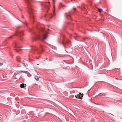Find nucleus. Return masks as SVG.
<instances>
[{
  "mask_svg": "<svg viewBox=\"0 0 122 122\" xmlns=\"http://www.w3.org/2000/svg\"><path fill=\"white\" fill-rule=\"evenodd\" d=\"M26 3L28 4L27 11L30 16L31 19H32L35 21V16L34 10L33 9V6L32 5L30 4V2L32 0H25Z\"/></svg>",
  "mask_w": 122,
  "mask_h": 122,
  "instance_id": "1",
  "label": "nucleus"
},
{
  "mask_svg": "<svg viewBox=\"0 0 122 122\" xmlns=\"http://www.w3.org/2000/svg\"><path fill=\"white\" fill-rule=\"evenodd\" d=\"M24 33L22 31L18 30H17L15 33L14 35L19 36L20 40L21 41H23L21 37L23 35Z\"/></svg>",
  "mask_w": 122,
  "mask_h": 122,
  "instance_id": "2",
  "label": "nucleus"
},
{
  "mask_svg": "<svg viewBox=\"0 0 122 122\" xmlns=\"http://www.w3.org/2000/svg\"><path fill=\"white\" fill-rule=\"evenodd\" d=\"M42 6L44 7V10H45L46 12H47L49 9V3L43 2L42 4Z\"/></svg>",
  "mask_w": 122,
  "mask_h": 122,
  "instance_id": "3",
  "label": "nucleus"
},
{
  "mask_svg": "<svg viewBox=\"0 0 122 122\" xmlns=\"http://www.w3.org/2000/svg\"><path fill=\"white\" fill-rule=\"evenodd\" d=\"M48 36V34L46 33L43 35H38L36 36V37L38 39L43 40L46 39Z\"/></svg>",
  "mask_w": 122,
  "mask_h": 122,
  "instance_id": "4",
  "label": "nucleus"
},
{
  "mask_svg": "<svg viewBox=\"0 0 122 122\" xmlns=\"http://www.w3.org/2000/svg\"><path fill=\"white\" fill-rule=\"evenodd\" d=\"M14 46L15 48V49H18L19 50L18 51H16V52H19V51H20L21 50V49H19L20 47L18 45V44L16 42H15L14 43Z\"/></svg>",
  "mask_w": 122,
  "mask_h": 122,
  "instance_id": "5",
  "label": "nucleus"
},
{
  "mask_svg": "<svg viewBox=\"0 0 122 122\" xmlns=\"http://www.w3.org/2000/svg\"><path fill=\"white\" fill-rule=\"evenodd\" d=\"M53 16V15L52 14H48L47 15H46L45 16L46 17L49 19H50Z\"/></svg>",
  "mask_w": 122,
  "mask_h": 122,
  "instance_id": "6",
  "label": "nucleus"
},
{
  "mask_svg": "<svg viewBox=\"0 0 122 122\" xmlns=\"http://www.w3.org/2000/svg\"><path fill=\"white\" fill-rule=\"evenodd\" d=\"M71 42L67 40L66 41H65L64 42H63V45L65 47V45H66L67 44H70L71 43Z\"/></svg>",
  "mask_w": 122,
  "mask_h": 122,
  "instance_id": "7",
  "label": "nucleus"
},
{
  "mask_svg": "<svg viewBox=\"0 0 122 122\" xmlns=\"http://www.w3.org/2000/svg\"><path fill=\"white\" fill-rule=\"evenodd\" d=\"M26 84L24 83H22L20 85V87L21 88H23L25 87L26 86Z\"/></svg>",
  "mask_w": 122,
  "mask_h": 122,
  "instance_id": "8",
  "label": "nucleus"
},
{
  "mask_svg": "<svg viewBox=\"0 0 122 122\" xmlns=\"http://www.w3.org/2000/svg\"><path fill=\"white\" fill-rule=\"evenodd\" d=\"M19 72H21V73H25L27 74H30V73L27 71H19Z\"/></svg>",
  "mask_w": 122,
  "mask_h": 122,
  "instance_id": "9",
  "label": "nucleus"
},
{
  "mask_svg": "<svg viewBox=\"0 0 122 122\" xmlns=\"http://www.w3.org/2000/svg\"><path fill=\"white\" fill-rule=\"evenodd\" d=\"M81 96V94L80 93H79V94L78 95H77L76 96H75V98H80L81 99H82L81 98H80V97Z\"/></svg>",
  "mask_w": 122,
  "mask_h": 122,
  "instance_id": "10",
  "label": "nucleus"
},
{
  "mask_svg": "<svg viewBox=\"0 0 122 122\" xmlns=\"http://www.w3.org/2000/svg\"><path fill=\"white\" fill-rule=\"evenodd\" d=\"M24 25H25V27H27V24L26 22H25L24 23H23Z\"/></svg>",
  "mask_w": 122,
  "mask_h": 122,
  "instance_id": "11",
  "label": "nucleus"
},
{
  "mask_svg": "<svg viewBox=\"0 0 122 122\" xmlns=\"http://www.w3.org/2000/svg\"><path fill=\"white\" fill-rule=\"evenodd\" d=\"M66 15L67 17H69L70 18H71L70 16V14H66Z\"/></svg>",
  "mask_w": 122,
  "mask_h": 122,
  "instance_id": "12",
  "label": "nucleus"
},
{
  "mask_svg": "<svg viewBox=\"0 0 122 122\" xmlns=\"http://www.w3.org/2000/svg\"><path fill=\"white\" fill-rule=\"evenodd\" d=\"M35 79L37 80H38L39 79L38 77L37 76H35Z\"/></svg>",
  "mask_w": 122,
  "mask_h": 122,
  "instance_id": "13",
  "label": "nucleus"
},
{
  "mask_svg": "<svg viewBox=\"0 0 122 122\" xmlns=\"http://www.w3.org/2000/svg\"><path fill=\"white\" fill-rule=\"evenodd\" d=\"M99 11L100 12H101L102 10V9H98Z\"/></svg>",
  "mask_w": 122,
  "mask_h": 122,
  "instance_id": "14",
  "label": "nucleus"
},
{
  "mask_svg": "<svg viewBox=\"0 0 122 122\" xmlns=\"http://www.w3.org/2000/svg\"><path fill=\"white\" fill-rule=\"evenodd\" d=\"M12 36H12L10 37H8V39H9L12 38Z\"/></svg>",
  "mask_w": 122,
  "mask_h": 122,
  "instance_id": "15",
  "label": "nucleus"
},
{
  "mask_svg": "<svg viewBox=\"0 0 122 122\" xmlns=\"http://www.w3.org/2000/svg\"><path fill=\"white\" fill-rule=\"evenodd\" d=\"M40 48H41L42 49V45H40Z\"/></svg>",
  "mask_w": 122,
  "mask_h": 122,
  "instance_id": "16",
  "label": "nucleus"
},
{
  "mask_svg": "<svg viewBox=\"0 0 122 122\" xmlns=\"http://www.w3.org/2000/svg\"><path fill=\"white\" fill-rule=\"evenodd\" d=\"M66 5H62L61 6V7H66Z\"/></svg>",
  "mask_w": 122,
  "mask_h": 122,
  "instance_id": "17",
  "label": "nucleus"
},
{
  "mask_svg": "<svg viewBox=\"0 0 122 122\" xmlns=\"http://www.w3.org/2000/svg\"><path fill=\"white\" fill-rule=\"evenodd\" d=\"M59 4L60 5H61V6L62 5V4L61 3H59Z\"/></svg>",
  "mask_w": 122,
  "mask_h": 122,
  "instance_id": "18",
  "label": "nucleus"
},
{
  "mask_svg": "<svg viewBox=\"0 0 122 122\" xmlns=\"http://www.w3.org/2000/svg\"><path fill=\"white\" fill-rule=\"evenodd\" d=\"M3 64L0 62V66L2 65Z\"/></svg>",
  "mask_w": 122,
  "mask_h": 122,
  "instance_id": "19",
  "label": "nucleus"
},
{
  "mask_svg": "<svg viewBox=\"0 0 122 122\" xmlns=\"http://www.w3.org/2000/svg\"><path fill=\"white\" fill-rule=\"evenodd\" d=\"M83 94H81V97H83Z\"/></svg>",
  "mask_w": 122,
  "mask_h": 122,
  "instance_id": "20",
  "label": "nucleus"
},
{
  "mask_svg": "<svg viewBox=\"0 0 122 122\" xmlns=\"http://www.w3.org/2000/svg\"><path fill=\"white\" fill-rule=\"evenodd\" d=\"M87 39H89V38L86 37V38H85L84 39H87Z\"/></svg>",
  "mask_w": 122,
  "mask_h": 122,
  "instance_id": "21",
  "label": "nucleus"
},
{
  "mask_svg": "<svg viewBox=\"0 0 122 122\" xmlns=\"http://www.w3.org/2000/svg\"><path fill=\"white\" fill-rule=\"evenodd\" d=\"M73 9L75 10H76V8H73Z\"/></svg>",
  "mask_w": 122,
  "mask_h": 122,
  "instance_id": "22",
  "label": "nucleus"
},
{
  "mask_svg": "<svg viewBox=\"0 0 122 122\" xmlns=\"http://www.w3.org/2000/svg\"><path fill=\"white\" fill-rule=\"evenodd\" d=\"M53 13L54 14V11L53 12Z\"/></svg>",
  "mask_w": 122,
  "mask_h": 122,
  "instance_id": "23",
  "label": "nucleus"
},
{
  "mask_svg": "<svg viewBox=\"0 0 122 122\" xmlns=\"http://www.w3.org/2000/svg\"><path fill=\"white\" fill-rule=\"evenodd\" d=\"M22 18H23V16H22Z\"/></svg>",
  "mask_w": 122,
  "mask_h": 122,
  "instance_id": "24",
  "label": "nucleus"
},
{
  "mask_svg": "<svg viewBox=\"0 0 122 122\" xmlns=\"http://www.w3.org/2000/svg\"><path fill=\"white\" fill-rule=\"evenodd\" d=\"M18 61L19 62H20V61Z\"/></svg>",
  "mask_w": 122,
  "mask_h": 122,
  "instance_id": "25",
  "label": "nucleus"
},
{
  "mask_svg": "<svg viewBox=\"0 0 122 122\" xmlns=\"http://www.w3.org/2000/svg\"><path fill=\"white\" fill-rule=\"evenodd\" d=\"M72 1V0H71V1Z\"/></svg>",
  "mask_w": 122,
  "mask_h": 122,
  "instance_id": "26",
  "label": "nucleus"
}]
</instances>
